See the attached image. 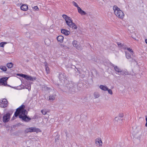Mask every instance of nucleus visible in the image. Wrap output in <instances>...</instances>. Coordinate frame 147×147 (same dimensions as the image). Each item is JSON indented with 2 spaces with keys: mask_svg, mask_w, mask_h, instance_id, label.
I'll return each mask as SVG.
<instances>
[{
  "mask_svg": "<svg viewBox=\"0 0 147 147\" xmlns=\"http://www.w3.org/2000/svg\"><path fill=\"white\" fill-rule=\"evenodd\" d=\"M35 11H38L39 9L37 6H35L32 7Z\"/></svg>",
  "mask_w": 147,
  "mask_h": 147,
  "instance_id": "nucleus-42",
  "label": "nucleus"
},
{
  "mask_svg": "<svg viewBox=\"0 0 147 147\" xmlns=\"http://www.w3.org/2000/svg\"><path fill=\"white\" fill-rule=\"evenodd\" d=\"M126 49L131 53V54L132 55L133 54V53L134 52L133 51L132 49H131L129 47L128 48V47H127Z\"/></svg>",
  "mask_w": 147,
  "mask_h": 147,
  "instance_id": "nucleus-31",
  "label": "nucleus"
},
{
  "mask_svg": "<svg viewBox=\"0 0 147 147\" xmlns=\"http://www.w3.org/2000/svg\"><path fill=\"white\" fill-rule=\"evenodd\" d=\"M145 117H146V122H147V116H145Z\"/></svg>",
  "mask_w": 147,
  "mask_h": 147,
  "instance_id": "nucleus-51",
  "label": "nucleus"
},
{
  "mask_svg": "<svg viewBox=\"0 0 147 147\" xmlns=\"http://www.w3.org/2000/svg\"><path fill=\"white\" fill-rule=\"evenodd\" d=\"M9 87H11L12 88H14L15 89L18 90H21V88L20 87H19V86H18L17 87H12L10 86H9Z\"/></svg>",
  "mask_w": 147,
  "mask_h": 147,
  "instance_id": "nucleus-29",
  "label": "nucleus"
},
{
  "mask_svg": "<svg viewBox=\"0 0 147 147\" xmlns=\"http://www.w3.org/2000/svg\"><path fill=\"white\" fill-rule=\"evenodd\" d=\"M59 137L60 135H59L58 134H57L55 138V142L58 141L59 140Z\"/></svg>",
  "mask_w": 147,
  "mask_h": 147,
  "instance_id": "nucleus-27",
  "label": "nucleus"
},
{
  "mask_svg": "<svg viewBox=\"0 0 147 147\" xmlns=\"http://www.w3.org/2000/svg\"><path fill=\"white\" fill-rule=\"evenodd\" d=\"M69 26L70 27H71L74 29H76L77 28L76 24L73 22H71V24H70Z\"/></svg>",
  "mask_w": 147,
  "mask_h": 147,
  "instance_id": "nucleus-23",
  "label": "nucleus"
},
{
  "mask_svg": "<svg viewBox=\"0 0 147 147\" xmlns=\"http://www.w3.org/2000/svg\"><path fill=\"white\" fill-rule=\"evenodd\" d=\"M133 57H131V58L130 59L131 60L130 61H131V62H137L135 59L134 58L133 56Z\"/></svg>",
  "mask_w": 147,
  "mask_h": 147,
  "instance_id": "nucleus-39",
  "label": "nucleus"
},
{
  "mask_svg": "<svg viewBox=\"0 0 147 147\" xmlns=\"http://www.w3.org/2000/svg\"><path fill=\"white\" fill-rule=\"evenodd\" d=\"M13 65V63L12 62H10L7 64V67L9 68H10L12 67Z\"/></svg>",
  "mask_w": 147,
  "mask_h": 147,
  "instance_id": "nucleus-25",
  "label": "nucleus"
},
{
  "mask_svg": "<svg viewBox=\"0 0 147 147\" xmlns=\"http://www.w3.org/2000/svg\"><path fill=\"white\" fill-rule=\"evenodd\" d=\"M117 44L118 46L119 47H121L123 44H122L121 43H120V42H117Z\"/></svg>",
  "mask_w": 147,
  "mask_h": 147,
  "instance_id": "nucleus-38",
  "label": "nucleus"
},
{
  "mask_svg": "<svg viewBox=\"0 0 147 147\" xmlns=\"http://www.w3.org/2000/svg\"><path fill=\"white\" fill-rule=\"evenodd\" d=\"M145 126L146 127H147V122H146V123L145 124Z\"/></svg>",
  "mask_w": 147,
  "mask_h": 147,
  "instance_id": "nucleus-52",
  "label": "nucleus"
},
{
  "mask_svg": "<svg viewBox=\"0 0 147 147\" xmlns=\"http://www.w3.org/2000/svg\"><path fill=\"white\" fill-rule=\"evenodd\" d=\"M94 96L95 98H98L100 96L98 92H95L94 93Z\"/></svg>",
  "mask_w": 147,
  "mask_h": 147,
  "instance_id": "nucleus-30",
  "label": "nucleus"
},
{
  "mask_svg": "<svg viewBox=\"0 0 147 147\" xmlns=\"http://www.w3.org/2000/svg\"><path fill=\"white\" fill-rule=\"evenodd\" d=\"M145 42L147 44V39H146L145 40Z\"/></svg>",
  "mask_w": 147,
  "mask_h": 147,
  "instance_id": "nucleus-50",
  "label": "nucleus"
},
{
  "mask_svg": "<svg viewBox=\"0 0 147 147\" xmlns=\"http://www.w3.org/2000/svg\"><path fill=\"white\" fill-rule=\"evenodd\" d=\"M61 33L65 36L68 35L70 33V32L66 29H62L61 30Z\"/></svg>",
  "mask_w": 147,
  "mask_h": 147,
  "instance_id": "nucleus-16",
  "label": "nucleus"
},
{
  "mask_svg": "<svg viewBox=\"0 0 147 147\" xmlns=\"http://www.w3.org/2000/svg\"><path fill=\"white\" fill-rule=\"evenodd\" d=\"M9 77H2L0 78V84L1 85L4 86H9L10 85H8L7 84V81L8 80Z\"/></svg>",
  "mask_w": 147,
  "mask_h": 147,
  "instance_id": "nucleus-10",
  "label": "nucleus"
},
{
  "mask_svg": "<svg viewBox=\"0 0 147 147\" xmlns=\"http://www.w3.org/2000/svg\"><path fill=\"white\" fill-rule=\"evenodd\" d=\"M0 69L4 71H6L7 70V68L5 66H0Z\"/></svg>",
  "mask_w": 147,
  "mask_h": 147,
  "instance_id": "nucleus-28",
  "label": "nucleus"
},
{
  "mask_svg": "<svg viewBox=\"0 0 147 147\" xmlns=\"http://www.w3.org/2000/svg\"><path fill=\"white\" fill-rule=\"evenodd\" d=\"M25 106L24 105L22 104L21 106H20L18 108H17L16 109V111L15 112L14 115L13 117L11 119V120H13L15 119V117H17L18 116L19 117L20 115V109L21 108H25Z\"/></svg>",
  "mask_w": 147,
  "mask_h": 147,
  "instance_id": "nucleus-7",
  "label": "nucleus"
},
{
  "mask_svg": "<svg viewBox=\"0 0 147 147\" xmlns=\"http://www.w3.org/2000/svg\"><path fill=\"white\" fill-rule=\"evenodd\" d=\"M82 116H81V117H80V119L81 120L82 119Z\"/></svg>",
  "mask_w": 147,
  "mask_h": 147,
  "instance_id": "nucleus-54",
  "label": "nucleus"
},
{
  "mask_svg": "<svg viewBox=\"0 0 147 147\" xmlns=\"http://www.w3.org/2000/svg\"><path fill=\"white\" fill-rule=\"evenodd\" d=\"M73 5L75 7H77V9L79 7H80L78 4L75 1H73L72 2Z\"/></svg>",
  "mask_w": 147,
  "mask_h": 147,
  "instance_id": "nucleus-33",
  "label": "nucleus"
},
{
  "mask_svg": "<svg viewBox=\"0 0 147 147\" xmlns=\"http://www.w3.org/2000/svg\"><path fill=\"white\" fill-rule=\"evenodd\" d=\"M25 108H22L20 109V115L19 117L22 121L26 122H29L31 119V118L29 116L27 115V112Z\"/></svg>",
  "mask_w": 147,
  "mask_h": 147,
  "instance_id": "nucleus-2",
  "label": "nucleus"
},
{
  "mask_svg": "<svg viewBox=\"0 0 147 147\" xmlns=\"http://www.w3.org/2000/svg\"><path fill=\"white\" fill-rule=\"evenodd\" d=\"M38 115H35L32 118V119H35L38 118Z\"/></svg>",
  "mask_w": 147,
  "mask_h": 147,
  "instance_id": "nucleus-44",
  "label": "nucleus"
},
{
  "mask_svg": "<svg viewBox=\"0 0 147 147\" xmlns=\"http://www.w3.org/2000/svg\"><path fill=\"white\" fill-rule=\"evenodd\" d=\"M135 40H136V39H135L134 38L132 37Z\"/></svg>",
  "mask_w": 147,
  "mask_h": 147,
  "instance_id": "nucleus-55",
  "label": "nucleus"
},
{
  "mask_svg": "<svg viewBox=\"0 0 147 147\" xmlns=\"http://www.w3.org/2000/svg\"><path fill=\"white\" fill-rule=\"evenodd\" d=\"M97 141H96V144L97 143ZM97 142L100 145V144H102V141L101 140H99V141H97Z\"/></svg>",
  "mask_w": 147,
  "mask_h": 147,
  "instance_id": "nucleus-47",
  "label": "nucleus"
},
{
  "mask_svg": "<svg viewBox=\"0 0 147 147\" xmlns=\"http://www.w3.org/2000/svg\"><path fill=\"white\" fill-rule=\"evenodd\" d=\"M57 39L58 42L61 43L63 42L64 37L61 35L57 37Z\"/></svg>",
  "mask_w": 147,
  "mask_h": 147,
  "instance_id": "nucleus-18",
  "label": "nucleus"
},
{
  "mask_svg": "<svg viewBox=\"0 0 147 147\" xmlns=\"http://www.w3.org/2000/svg\"><path fill=\"white\" fill-rule=\"evenodd\" d=\"M99 88L101 90L104 91H106L108 89V88L106 85H100L99 86Z\"/></svg>",
  "mask_w": 147,
  "mask_h": 147,
  "instance_id": "nucleus-21",
  "label": "nucleus"
},
{
  "mask_svg": "<svg viewBox=\"0 0 147 147\" xmlns=\"http://www.w3.org/2000/svg\"><path fill=\"white\" fill-rule=\"evenodd\" d=\"M78 9V12L82 15H85L86 14V13L84 10H82L81 8L79 7Z\"/></svg>",
  "mask_w": 147,
  "mask_h": 147,
  "instance_id": "nucleus-20",
  "label": "nucleus"
},
{
  "mask_svg": "<svg viewBox=\"0 0 147 147\" xmlns=\"http://www.w3.org/2000/svg\"><path fill=\"white\" fill-rule=\"evenodd\" d=\"M47 89L48 90H49V89H50V88H47Z\"/></svg>",
  "mask_w": 147,
  "mask_h": 147,
  "instance_id": "nucleus-53",
  "label": "nucleus"
},
{
  "mask_svg": "<svg viewBox=\"0 0 147 147\" xmlns=\"http://www.w3.org/2000/svg\"><path fill=\"white\" fill-rule=\"evenodd\" d=\"M103 1H105V0H103Z\"/></svg>",
  "mask_w": 147,
  "mask_h": 147,
  "instance_id": "nucleus-57",
  "label": "nucleus"
},
{
  "mask_svg": "<svg viewBox=\"0 0 147 147\" xmlns=\"http://www.w3.org/2000/svg\"><path fill=\"white\" fill-rule=\"evenodd\" d=\"M76 84L77 85V90H79L80 89L82 88L83 86V84L82 82H79L78 83H76Z\"/></svg>",
  "mask_w": 147,
  "mask_h": 147,
  "instance_id": "nucleus-22",
  "label": "nucleus"
},
{
  "mask_svg": "<svg viewBox=\"0 0 147 147\" xmlns=\"http://www.w3.org/2000/svg\"><path fill=\"white\" fill-rule=\"evenodd\" d=\"M74 47H76L78 50H81L82 49V47L80 44H78L77 41L76 40H74L72 42Z\"/></svg>",
  "mask_w": 147,
  "mask_h": 147,
  "instance_id": "nucleus-11",
  "label": "nucleus"
},
{
  "mask_svg": "<svg viewBox=\"0 0 147 147\" xmlns=\"http://www.w3.org/2000/svg\"><path fill=\"white\" fill-rule=\"evenodd\" d=\"M113 9L115 14L118 17L121 19L123 18L124 15L123 11L117 5L113 7Z\"/></svg>",
  "mask_w": 147,
  "mask_h": 147,
  "instance_id": "nucleus-4",
  "label": "nucleus"
},
{
  "mask_svg": "<svg viewBox=\"0 0 147 147\" xmlns=\"http://www.w3.org/2000/svg\"><path fill=\"white\" fill-rule=\"evenodd\" d=\"M21 9L24 11H27L28 9V5L27 4H23L20 6Z\"/></svg>",
  "mask_w": 147,
  "mask_h": 147,
  "instance_id": "nucleus-17",
  "label": "nucleus"
},
{
  "mask_svg": "<svg viewBox=\"0 0 147 147\" xmlns=\"http://www.w3.org/2000/svg\"><path fill=\"white\" fill-rule=\"evenodd\" d=\"M115 120L116 121H118V120H122V119H119L118 117H115Z\"/></svg>",
  "mask_w": 147,
  "mask_h": 147,
  "instance_id": "nucleus-46",
  "label": "nucleus"
},
{
  "mask_svg": "<svg viewBox=\"0 0 147 147\" xmlns=\"http://www.w3.org/2000/svg\"><path fill=\"white\" fill-rule=\"evenodd\" d=\"M124 116V115L123 113H119V117H122Z\"/></svg>",
  "mask_w": 147,
  "mask_h": 147,
  "instance_id": "nucleus-43",
  "label": "nucleus"
},
{
  "mask_svg": "<svg viewBox=\"0 0 147 147\" xmlns=\"http://www.w3.org/2000/svg\"><path fill=\"white\" fill-rule=\"evenodd\" d=\"M127 47L124 44H123V45H122V47H121V48L122 49L126 50V49Z\"/></svg>",
  "mask_w": 147,
  "mask_h": 147,
  "instance_id": "nucleus-37",
  "label": "nucleus"
},
{
  "mask_svg": "<svg viewBox=\"0 0 147 147\" xmlns=\"http://www.w3.org/2000/svg\"><path fill=\"white\" fill-rule=\"evenodd\" d=\"M69 71L72 74H75L76 75H78L80 74L79 76L82 78H84L85 77L84 74L80 73V69L79 68H76L74 65H72L71 67L69 68Z\"/></svg>",
  "mask_w": 147,
  "mask_h": 147,
  "instance_id": "nucleus-3",
  "label": "nucleus"
},
{
  "mask_svg": "<svg viewBox=\"0 0 147 147\" xmlns=\"http://www.w3.org/2000/svg\"><path fill=\"white\" fill-rule=\"evenodd\" d=\"M25 88L28 89V91H30L31 90V86L30 85L29 86H27L26 87L25 86Z\"/></svg>",
  "mask_w": 147,
  "mask_h": 147,
  "instance_id": "nucleus-40",
  "label": "nucleus"
},
{
  "mask_svg": "<svg viewBox=\"0 0 147 147\" xmlns=\"http://www.w3.org/2000/svg\"><path fill=\"white\" fill-rule=\"evenodd\" d=\"M54 83H55V84L57 86H59V84L58 83H57L56 82H54Z\"/></svg>",
  "mask_w": 147,
  "mask_h": 147,
  "instance_id": "nucleus-48",
  "label": "nucleus"
},
{
  "mask_svg": "<svg viewBox=\"0 0 147 147\" xmlns=\"http://www.w3.org/2000/svg\"><path fill=\"white\" fill-rule=\"evenodd\" d=\"M131 74L130 73H129L127 71V69H121V72L119 75H122L123 76H125L126 75H130Z\"/></svg>",
  "mask_w": 147,
  "mask_h": 147,
  "instance_id": "nucleus-13",
  "label": "nucleus"
},
{
  "mask_svg": "<svg viewBox=\"0 0 147 147\" xmlns=\"http://www.w3.org/2000/svg\"><path fill=\"white\" fill-rule=\"evenodd\" d=\"M11 114V113H10L9 112H7L3 116V120L4 123H7L9 121Z\"/></svg>",
  "mask_w": 147,
  "mask_h": 147,
  "instance_id": "nucleus-9",
  "label": "nucleus"
},
{
  "mask_svg": "<svg viewBox=\"0 0 147 147\" xmlns=\"http://www.w3.org/2000/svg\"><path fill=\"white\" fill-rule=\"evenodd\" d=\"M7 43L5 42H2L0 43V47H3L4 45Z\"/></svg>",
  "mask_w": 147,
  "mask_h": 147,
  "instance_id": "nucleus-32",
  "label": "nucleus"
},
{
  "mask_svg": "<svg viewBox=\"0 0 147 147\" xmlns=\"http://www.w3.org/2000/svg\"><path fill=\"white\" fill-rule=\"evenodd\" d=\"M125 56L126 58L128 59H130L131 58V55L129 53L125 51Z\"/></svg>",
  "mask_w": 147,
  "mask_h": 147,
  "instance_id": "nucleus-24",
  "label": "nucleus"
},
{
  "mask_svg": "<svg viewBox=\"0 0 147 147\" xmlns=\"http://www.w3.org/2000/svg\"><path fill=\"white\" fill-rule=\"evenodd\" d=\"M107 91H108V93L112 95L113 94V92L111 89H109L108 88V90H107Z\"/></svg>",
  "mask_w": 147,
  "mask_h": 147,
  "instance_id": "nucleus-36",
  "label": "nucleus"
},
{
  "mask_svg": "<svg viewBox=\"0 0 147 147\" xmlns=\"http://www.w3.org/2000/svg\"><path fill=\"white\" fill-rule=\"evenodd\" d=\"M41 130L39 128L35 127H31L26 129L24 131V133L27 134L29 132H36L38 133L41 132Z\"/></svg>",
  "mask_w": 147,
  "mask_h": 147,
  "instance_id": "nucleus-6",
  "label": "nucleus"
},
{
  "mask_svg": "<svg viewBox=\"0 0 147 147\" xmlns=\"http://www.w3.org/2000/svg\"><path fill=\"white\" fill-rule=\"evenodd\" d=\"M45 69L46 72L48 73L49 72V68L47 65V62L45 63Z\"/></svg>",
  "mask_w": 147,
  "mask_h": 147,
  "instance_id": "nucleus-26",
  "label": "nucleus"
},
{
  "mask_svg": "<svg viewBox=\"0 0 147 147\" xmlns=\"http://www.w3.org/2000/svg\"><path fill=\"white\" fill-rule=\"evenodd\" d=\"M49 41V39H45V41H44V42H45V44H46V41Z\"/></svg>",
  "mask_w": 147,
  "mask_h": 147,
  "instance_id": "nucleus-49",
  "label": "nucleus"
},
{
  "mask_svg": "<svg viewBox=\"0 0 147 147\" xmlns=\"http://www.w3.org/2000/svg\"><path fill=\"white\" fill-rule=\"evenodd\" d=\"M62 17L65 20L66 23L68 26H69L71 22H73L71 18L67 15L64 14L62 15Z\"/></svg>",
  "mask_w": 147,
  "mask_h": 147,
  "instance_id": "nucleus-8",
  "label": "nucleus"
},
{
  "mask_svg": "<svg viewBox=\"0 0 147 147\" xmlns=\"http://www.w3.org/2000/svg\"><path fill=\"white\" fill-rule=\"evenodd\" d=\"M67 76L65 75V74L60 73L59 74V81L62 82L63 84L64 83L66 84V82H68V78Z\"/></svg>",
  "mask_w": 147,
  "mask_h": 147,
  "instance_id": "nucleus-5",
  "label": "nucleus"
},
{
  "mask_svg": "<svg viewBox=\"0 0 147 147\" xmlns=\"http://www.w3.org/2000/svg\"><path fill=\"white\" fill-rule=\"evenodd\" d=\"M77 85L76 83L72 81H69L68 80V82L65 84V89L68 92L74 93L77 91Z\"/></svg>",
  "mask_w": 147,
  "mask_h": 147,
  "instance_id": "nucleus-1",
  "label": "nucleus"
},
{
  "mask_svg": "<svg viewBox=\"0 0 147 147\" xmlns=\"http://www.w3.org/2000/svg\"><path fill=\"white\" fill-rule=\"evenodd\" d=\"M24 78L28 80L31 81H33L35 80L36 79V77H33L31 76L25 74Z\"/></svg>",
  "mask_w": 147,
  "mask_h": 147,
  "instance_id": "nucleus-12",
  "label": "nucleus"
},
{
  "mask_svg": "<svg viewBox=\"0 0 147 147\" xmlns=\"http://www.w3.org/2000/svg\"><path fill=\"white\" fill-rule=\"evenodd\" d=\"M16 75L17 76H19L20 77H22V78H24L25 74H22L18 73V74H16Z\"/></svg>",
  "mask_w": 147,
  "mask_h": 147,
  "instance_id": "nucleus-34",
  "label": "nucleus"
},
{
  "mask_svg": "<svg viewBox=\"0 0 147 147\" xmlns=\"http://www.w3.org/2000/svg\"><path fill=\"white\" fill-rule=\"evenodd\" d=\"M84 117H86V116H85H85H84Z\"/></svg>",
  "mask_w": 147,
  "mask_h": 147,
  "instance_id": "nucleus-56",
  "label": "nucleus"
},
{
  "mask_svg": "<svg viewBox=\"0 0 147 147\" xmlns=\"http://www.w3.org/2000/svg\"><path fill=\"white\" fill-rule=\"evenodd\" d=\"M41 112L43 115H46L47 113V112L45 111V110H44V109L41 110Z\"/></svg>",
  "mask_w": 147,
  "mask_h": 147,
  "instance_id": "nucleus-41",
  "label": "nucleus"
},
{
  "mask_svg": "<svg viewBox=\"0 0 147 147\" xmlns=\"http://www.w3.org/2000/svg\"><path fill=\"white\" fill-rule=\"evenodd\" d=\"M110 64L111 66L114 67V69L116 71L120 73L121 69H119L117 66H115L114 64L111 62L110 63Z\"/></svg>",
  "mask_w": 147,
  "mask_h": 147,
  "instance_id": "nucleus-15",
  "label": "nucleus"
},
{
  "mask_svg": "<svg viewBox=\"0 0 147 147\" xmlns=\"http://www.w3.org/2000/svg\"><path fill=\"white\" fill-rule=\"evenodd\" d=\"M19 86V87H20V88H21V89H24V88L25 87V86H24V85H22V84H21Z\"/></svg>",
  "mask_w": 147,
  "mask_h": 147,
  "instance_id": "nucleus-45",
  "label": "nucleus"
},
{
  "mask_svg": "<svg viewBox=\"0 0 147 147\" xmlns=\"http://www.w3.org/2000/svg\"><path fill=\"white\" fill-rule=\"evenodd\" d=\"M56 96L55 94H53L50 95L49 96V100L50 101H52L54 100Z\"/></svg>",
  "mask_w": 147,
  "mask_h": 147,
  "instance_id": "nucleus-19",
  "label": "nucleus"
},
{
  "mask_svg": "<svg viewBox=\"0 0 147 147\" xmlns=\"http://www.w3.org/2000/svg\"><path fill=\"white\" fill-rule=\"evenodd\" d=\"M0 102L2 103L3 108H5L7 106L8 102L6 99H3L1 101H0Z\"/></svg>",
  "mask_w": 147,
  "mask_h": 147,
  "instance_id": "nucleus-14",
  "label": "nucleus"
},
{
  "mask_svg": "<svg viewBox=\"0 0 147 147\" xmlns=\"http://www.w3.org/2000/svg\"><path fill=\"white\" fill-rule=\"evenodd\" d=\"M20 125V123H18L17 124L15 125L11 126V127L12 128H15L16 127H18V126Z\"/></svg>",
  "mask_w": 147,
  "mask_h": 147,
  "instance_id": "nucleus-35",
  "label": "nucleus"
}]
</instances>
